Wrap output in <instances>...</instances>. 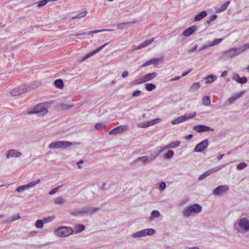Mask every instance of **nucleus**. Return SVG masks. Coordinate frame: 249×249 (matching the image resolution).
Masks as SVG:
<instances>
[{
	"mask_svg": "<svg viewBox=\"0 0 249 249\" xmlns=\"http://www.w3.org/2000/svg\"><path fill=\"white\" fill-rule=\"evenodd\" d=\"M244 93L245 91H242L240 92L239 93H238L236 95L232 96L231 98L229 99L228 101L230 103V104H232L236 99L241 97L244 94Z\"/></svg>",
	"mask_w": 249,
	"mask_h": 249,
	"instance_id": "aec40b11",
	"label": "nucleus"
},
{
	"mask_svg": "<svg viewBox=\"0 0 249 249\" xmlns=\"http://www.w3.org/2000/svg\"><path fill=\"white\" fill-rule=\"evenodd\" d=\"M200 88V85L199 83L197 82V83H195V84H193L191 86L190 89L192 90L196 91V90H197Z\"/></svg>",
	"mask_w": 249,
	"mask_h": 249,
	"instance_id": "c03bdc74",
	"label": "nucleus"
},
{
	"mask_svg": "<svg viewBox=\"0 0 249 249\" xmlns=\"http://www.w3.org/2000/svg\"><path fill=\"white\" fill-rule=\"evenodd\" d=\"M54 85L55 87L62 89L64 87V83L62 79H58L54 81Z\"/></svg>",
	"mask_w": 249,
	"mask_h": 249,
	"instance_id": "c85d7f7f",
	"label": "nucleus"
},
{
	"mask_svg": "<svg viewBox=\"0 0 249 249\" xmlns=\"http://www.w3.org/2000/svg\"><path fill=\"white\" fill-rule=\"evenodd\" d=\"M230 3L231 2L230 1H227L225 4L222 5L217 10V12H221L226 10Z\"/></svg>",
	"mask_w": 249,
	"mask_h": 249,
	"instance_id": "72a5a7b5",
	"label": "nucleus"
},
{
	"mask_svg": "<svg viewBox=\"0 0 249 249\" xmlns=\"http://www.w3.org/2000/svg\"><path fill=\"white\" fill-rule=\"evenodd\" d=\"M174 155V152L172 150H168L167 152L164 154L163 158L166 160L171 159Z\"/></svg>",
	"mask_w": 249,
	"mask_h": 249,
	"instance_id": "f704fd0d",
	"label": "nucleus"
},
{
	"mask_svg": "<svg viewBox=\"0 0 249 249\" xmlns=\"http://www.w3.org/2000/svg\"><path fill=\"white\" fill-rule=\"evenodd\" d=\"M217 15L213 14L210 17V19L211 21H214V20L216 19V18H217Z\"/></svg>",
	"mask_w": 249,
	"mask_h": 249,
	"instance_id": "0e129e2a",
	"label": "nucleus"
},
{
	"mask_svg": "<svg viewBox=\"0 0 249 249\" xmlns=\"http://www.w3.org/2000/svg\"><path fill=\"white\" fill-rule=\"evenodd\" d=\"M209 145L208 140L206 139L197 144L194 148V151L196 152H201L207 148Z\"/></svg>",
	"mask_w": 249,
	"mask_h": 249,
	"instance_id": "9d476101",
	"label": "nucleus"
},
{
	"mask_svg": "<svg viewBox=\"0 0 249 249\" xmlns=\"http://www.w3.org/2000/svg\"><path fill=\"white\" fill-rule=\"evenodd\" d=\"M166 183L164 182H161L160 186H159V189L161 191L163 190L166 188Z\"/></svg>",
	"mask_w": 249,
	"mask_h": 249,
	"instance_id": "bf43d9fd",
	"label": "nucleus"
},
{
	"mask_svg": "<svg viewBox=\"0 0 249 249\" xmlns=\"http://www.w3.org/2000/svg\"><path fill=\"white\" fill-rule=\"evenodd\" d=\"M158 75V73L156 72H152V73H147L145 75H144V78L145 80V81H148L150 80H152L154 79L155 77H156Z\"/></svg>",
	"mask_w": 249,
	"mask_h": 249,
	"instance_id": "393cba45",
	"label": "nucleus"
},
{
	"mask_svg": "<svg viewBox=\"0 0 249 249\" xmlns=\"http://www.w3.org/2000/svg\"><path fill=\"white\" fill-rule=\"evenodd\" d=\"M196 115V112H193L189 113L188 114H185L184 115V117L186 118V121L188 119H191L193 117H194Z\"/></svg>",
	"mask_w": 249,
	"mask_h": 249,
	"instance_id": "864d4df0",
	"label": "nucleus"
},
{
	"mask_svg": "<svg viewBox=\"0 0 249 249\" xmlns=\"http://www.w3.org/2000/svg\"><path fill=\"white\" fill-rule=\"evenodd\" d=\"M197 30V27L196 25H193L183 31V35L185 36L188 37L192 35Z\"/></svg>",
	"mask_w": 249,
	"mask_h": 249,
	"instance_id": "4468645a",
	"label": "nucleus"
},
{
	"mask_svg": "<svg viewBox=\"0 0 249 249\" xmlns=\"http://www.w3.org/2000/svg\"><path fill=\"white\" fill-rule=\"evenodd\" d=\"M85 229V227L82 224H77L74 227V232L75 233H80L83 231Z\"/></svg>",
	"mask_w": 249,
	"mask_h": 249,
	"instance_id": "bb28decb",
	"label": "nucleus"
},
{
	"mask_svg": "<svg viewBox=\"0 0 249 249\" xmlns=\"http://www.w3.org/2000/svg\"><path fill=\"white\" fill-rule=\"evenodd\" d=\"M73 230L72 228L68 226H61L55 230V234L58 236L64 237L72 233Z\"/></svg>",
	"mask_w": 249,
	"mask_h": 249,
	"instance_id": "7ed1b4c3",
	"label": "nucleus"
},
{
	"mask_svg": "<svg viewBox=\"0 0 249 249\" xmlns=\"http://www.w3.org/2000/svg\"><path fill=\"white\" fill-rule=\"evenodd\" d=\"M61 108L63 110H67L72 107V106L63 104L61 106Z\"/></svg>",
	"mask_w": 249,
	"mask_h": 249,
	"instance_id": "13d9d810",
	"label": "nucleus"
},
{
	"mask_svg": "<svg viewBox=\"0 0 249 249\" xmlns=\"http://www.w3.org/2000/svg\"><path fill=\"white\" fill-rule=\"evenodd\" d=\"M128 129L129 126L127 125H121L111 130L109 132V134L111 135H116L125 131Z\"/></svg>",
	"mask_w": 249,
	"mask_h": 249,
	"instance_id": "1a4fd4ad",
	"label": "nucleus"
},
{
	"mask_svg": "<svg viewBox=\"0 0 249 249\" xmlns=\"http://www.w3.org/2000/svg\"><path fill=\"white\" fill-rule=\"evenodd\" d=\"M160 154H159L158 151L156 153L155 155L154 154H150V156L148 157V162L151 161L152 160H154L156 159V157H157Z\"/></svg>",
	"mask_w": 249,
	"mask_h": 249,
	"instance_id": "603ef678",
	"label": "nucleus"
},
{
	"mask_svg": "<svg viewBox=\"0 0 249 249\" xmlns=\"http://www.w3.org/2000/svg\"><path fill=\"white\" fill-rule=\"evenodd\" d=\"M192 71V69H190L189 71H185V72H184L182 74V75H181V77L182 78V77H184V76H186V75H187V74H188L190 72H191Z\"/></svg>",
	"mask_w": 249,
	"mask_h": 249,
	"instance_id": "338daca9",
	"label": "nucleus"
},
{
	"mask_svg": "<svg viewBox=\"0 0 249 249\" xmlns=\"http://www.w3.org/2000/svg\"><path fill=\"white\" fill-rule=\"evenodd\" d=\"M108 44L107 43L105 44L104 45H102L100 47H98L96 49H95V50L93 51L92 52L87 54L86 55H85L82 59L83 60H85L90 57H91V56H92L93 55L95 54V53H97L99 52V51H100L101 50H102L104 47H105Z\"/></svg>",
	"mask_w": 249,
	"mask_h": 249,
	"instance_id": "2eb2a0df",
	"label": "nucleus"
},
{
	"mask_svg": "<svg viewBox=\"0 0 249 249\" xmlns=\"http://www.w3.org/2000/svg\"><path fill=\"white\" fill-rule=\"evenodd\" d=\"M105 30H105L104 31H105ZM103 31L104 30H92V31H89L88 32H83L82 33L77 34L75 35H73V36H84V35H91L92 34L97 33Z\"/></svg>",
	"mask_w": 249,
	"mask_h": 249,
	"instance_id": "a878e982",
	"label": "nucleus"
},
{
	"mask_svg": "<svg viewBox=\"0 0 249 249\" xmlns=\"http://www.w3.org/2000/svg\"><path fill=\"white\" fill-rule=\"evenodd\" d=\"M72 145V143L70 142L58 141L51 142L49 145V148L50 149H65L71 146Z\"/></svg>",
	"mask_w": 249,
	"mask_h": 249,
	"instance_id": "20e7f679",
	"label": "nucleus"
},
{
	"mask_svg": "<svg viewBox=\"0 0 249 249\" xmlns=\"http://www.w3.org/2000/svg\"><path fill=\"white\" fill-rule=\"evenodd\" d=\"M26 188H27V187H26V185H21V186H18L17 189H16V191L19 193V192H21L22 191H23L25 190V189Z\"/></svg>",
	"mask_w": 249,
	"mask_h": 249,
	"instance_id": "4d7b16f0",
	"label": "nucleus"
},
{
	"mask_svg": "<svg viewBox=\"0 0 249 249\" xmlns=\"http://www.w3.org/2000/svg\"><path fill=\"white\" fill-rule=\"evenodd\" d=\"M87 210V216L88 215H92L94 214L97 211L100 209V207H95V208H89L86 207Z\"/></svg>",
	"mask_w": 249,
	"mask_h": 249,
	"instance_id": "4be33fe9",
	"label": "nucleus"
},
{
	"mask_svg": "<svg viewBox=\"0 0 249 249\" xmlns=\"http://www.w3.org/2000/svg\"><path fill=\"white\" fill-rule=\"evenodd\" d=\"M151 125V124L150 121L146 122H143V123H140L138 124V126L140 127H147L150 126Z\"/></svg>",
	"mask_w": 249,
	"mask_h": 249,
	"instance_id": "de8ad7c7",
	"label": "nucleus"
},
{
	"mask_svg": "<svg viewBox=\"0 0 249 249\" xmlns=\"http://www.w3.org/2000/svg\"><path fill=\"white\" fill-rule=\"evenodd\" d=\"M21 155V153L20 152L12 149L8 151L6 154V158L9 159L13 157H18Z\"/></svg>",
	"mask_w": 249,
	"mask_h": 249,
	"instance_id": "f3484780",
	"label": "nucleus"
},
{
	"mask_svg": "<svg viewBox=\"0 0 249 249\" xmlns=\"http://www.w3.org/2000/svg\"><path fill=\"white\" fill-rule=\"evenodd\" d=\"M106 124L104 123H98L95 125V128L98 130H101L105 128Z\"/></svg>",
	"mask_w": 249,
	"mask_h": 249,
	"instance_id": "79ce46f5",
	"label": "nucleus"
},
{
	"mask_svg": "<svg viewBox=\"0 0 249 249\" xmlns=\"http://www.w3.org/2000/svg\"><path fill=\"white\" fill-rule=\"evenodd\" d=\"M44 222L43 220H37L35 223V226L37 229H41L44 225Z\"/></svg>",
	"mask_w": 249,
	"mask_h": 249,
	"instance_id": "ea45409f",
	"label": "nucleus"
},
{
	"mask_svg": "<svg viewBox=\"0 0 249 249\" xmlns=\"http://www.w3.org/2000/svg\"><path fill=\"white\" fill-rule=\"evenodd\" d=\"M154 40V38H151L149 39H147L143 41L142 43L140 45H139L138 46H137V49H141L145 47H146L147 46L150 44Z\"/></svg>",
	"mask_w": 249,
	"mask_h": 249,
	"instance_id": "6ab92c4d",
	"label": "nucleus"
},
{
	"mask_svg": "<svg viewBox=\"0 0 249 249\" xmlns=\"http://www.w3.org/2000/svg\"><path fill=\"white\" fill-rule=\"evenodd\" d=\"M29 91L27 90V85H23L13 89L10 93L11 95L16 96Z\"/></svg>",
	"mask_w": 249,
	"mask_h": 249,
	"instance_id": "6e6552de",
	"label": "nucleus"
},
{
	"mask_svg": "<svg viewBox=\"0 0 249 249\" xmlns=\"http://www.w3.org/2000/svg\"><path fill=\"white\" fill-rule=\"evenodd\" d=\"M151 64H154L155 66H157L159 64V62L161 61L162 59L161 58H154L150 60Z\"/></svg>",
	"mask_w": 249,
	"mask_h": 249,
	"instance_id": "a19ab883",
	"label": "nucleus"
},
{
	"mask_svg": "<svg viewBox=\"0 0 249 249\" xmlns=\"http://www.w3.org/2000/svg\"><path fill=\"white\" fill-rule=\"evenodd\" d=\"M49 2L48 0H42L36 2L38 7H42L45 5Z\"/></svg>",
	"mask_w": 249,
	"mask_h": 249,
	"instance_id": "8fccbe9b",
	"label": "nucleus"
},
{
	"mask_svg": "<svg viewBox=\"0 0 249 249\" xmlns=\"http://www.w3.org/2000/svg\"><path fill=\"white\" fill-rule=\"evenodd\" d=\"M64 202V200L62 197H57L54 200V203L56 204H62Z\"/></svg>",
	"mask_w": 249,
	"mask_h": 249,
	"instance_id": "6e6d98bb",
	"label": "nucleus"
},
{
	"mask_svg": "<svg viewBox=\"0 0 249 249\" xmlns=\"http://www.w3.org/2000/svg\"><path fill=\"white\" fill-rule=\"evenodd\" d=\"M47 112V109L45 107L44 103L39 104L34 107L30 111L28 112L29 114L41 113L42 115L45 114Z\"/></svg>",
	"mask_w": 249,
	"mask_h": 249,
	"instance_id": "39448f33",
	"label": "nucleus"
},
{
	"mask_svg": "<svg viewBox=\"0 0 249 249\" xmlns=\"http://www.w3.org/2000/svg\"><path fill=\"white\" fill-rule=\"evenodd\" d=\"M180 144V142L177 141L175 142H172L169 143V146L168 147H170V148H175L179 146Z\"/></svg>",
	"mask_w": 249,
	"mask_h": 249,
	"instance_id": "4c0bfd02",
	"label": "nucleus"
},
{
	"mask_svg": "<svg viewBox=\"0 0 249 249\" xmlns=\"http://www.w3.org/2000/svg\"><path fill=\"white\" fill-rule=\"evenodd\" d=\"M86 207L81 208L79 210H76L72 212L71 214L74 216H77L79 215H87V210Z\"/></svg>",
	"mask_w": 249,
	"mask_h": 249,
	"instance_id": "a211bd4d",
	"label": "nucleus"
},
{
	"mask_svg": "<svg viewBox=\"0 0 249 249\" xmlns=\"http://www.w3.org/2000/svg\"><path fill=\"white\" fill-rule=\"evenodd\" d=\"M130 24H131V22H126L119 23L117 25V28L120 29L126 28L128 27V25Z\"/></svg>",
	"mask_w": 249,
	"mask_h": 249,
	"instance_id": "c9c22d12",
	"label": "nucleus"
},
{
	"mask_svg": "<svg viewBox=\"0 0 249 249\" xmlns=\"http://www.w3.org/2000/svg\"><path fill=\"white\" fill-rule=\"evenodd\" d=\"M202 104L206 106H208L211 104V100L209 96H205L203 97Z\"/></svg>",
	"mask_w": 249,
	"mask_h": 249,
	"instance_id": "e433bc0d",
	"label": "nucleus"
},
{
	"mask_svg": "<svg viewBox=\"0 0 249 249\" xmlns=\"http://www.w3.org/2000/svg\"><path fill=\"white\" fill-rule=\"evenodd\" d=\"M232 79L238 83L243 84L247 82L248 79L246 76L241 77L238 74H235L232 76Z\"/></svg>",
	"mask_w": 249,
	"mask_h": 249,
	"instance_id": "dca6fc26",
	"label": "nucleus"
},
{
	"mask_svg": "<svg viewBox=\"0 0 249 249\" xmlns=\"http://www.w3.org/2000/svg\"><path fill=\"white\" fill-rule=\"evenodd\" d=\"M222 38H217V39H215V40H214L212 44H211V46H215V45H216L217 44H219V43H220L222 41Z\"/></svg>",
	"mask_w": 249,
	"mask_h": 249,
	"instance_id": "5fc2aeb1",
	"label": "nucleus"
},
{
	"mask_svg": "<svg viewBox=\"0 0 249 249\" xmlns=\"http://www.w3.org/2000/svg\"><path fill=\"white\" fill-rule=\"evenodd\" d=\"M239 54L237 48H232L224 53V56L227 58H231Z\"/></svg>",
	"mask_w": 249,
	"mask_h": 249,
	"instance_id": "ddd939ff",
	"label": "nucleus"
},
{
	"mask_svg": "<svg viewBox=\"0 0 249 249\" xmlns=\"http://www.w3.org/2000/svg\"><path fill=\"white\" fill-rule=\"evenodd\" d=\"M225 166V164H221V165H218L216 167H214L213 168H211L210 169H209L208 170H207V171L205 172L202 174H201L199 177L198 179L199 180H201L205 178L206 177H208L212 173H215V172L221 170V169L224 168Z\"/></svg>",
	"mask_w": 249,
	"mask_h": 249,
	"instance_id": "423d86ee",
	"label": "nucleus"
},
{
	"mask_svg": "<svg viewBox=\"0 0 249 249\" xmlns=\"http://www.w3.org/2000/svg\"><path fill=\"white\" fill-rule=\"evenodd\" d=\"M41 84L40 82L38 81H36L33 82L30 85H27V90L29 91L31 90L32 89L36 88L38 87Z\"/></svg>",
	"mask_w": 249,
	"mask_h": 249,
	"instance_id": "b1692460",
	"label": "nucleus"
},
{
	"mask_svg": "<svg viewBox=\"0 0 249 249\" xmlns=\"http://www.w3.org/2000/svg\"><path fill=\"white\" fill-rule=\"evenodd\" d=\"M160 215V213L157 210H153L150 214L149 217L150 221L153 220L155 218H158Z\"/></svg>",
	"mask_w": 249,
	"mask_h": 249,
	"instance_id": "cd10ccee",
	"label": "nucleus"
},
{
	"mask_svg": "<svg viewBox=\"0 0 249 249\" xmlns=\"http://www.w3.org/2000/svg\"><path fill=\"white\" fill-rule=\"evenodd\" d=\"M40 179H37L36 180H34V181H31V182H29V183H28L26 185V187H27V188H31V187H33L36 185L38 183H39L40 182Z\"/></svg>",
	"mask_w": 249,
	"mask_h": 249,
	"instance_id": "58836bf2",
	"label": "nucleus"
},
{
	"mask_svg": "<svg viewBox=\"0 0 249 249\" xmlns=\"http://www.w3.org/2000/svg\"><path fill=\"white\" fill-rule=\"evenodd\" d=\"M55 218V216L54 215L50 216L44 218L43 220L44 223H47L52 221Z\"/></svg>",
	"mask_w": 249,
	"mask_h": 249,
	"instance_id": "49530a36",
	"label": "nucleus"
},
{
	"mask_svg": "<svg viewBox=\"0 0 249 249\" xmlns=\"http://www.w3.org/2000/svg\"><path fill=\"white\" fill-rule=\"evenodd\" d=\"M155 232V230L152 229H145L134 233L132 234V236L134 238L142 237L146 235H152Z\"/></svg>",
	"mask_w": 249,
	"mask_h": 249,
	"instance_id": "0eeeda50",
	"label": "nucleus"
},
{
	"mask_svg": "<svg viewBox=\"0 0 249 249\" xmlns=\"http://www.w3.org/2000/svg\"><path fill=\"white\" fill-rule=\"evenodd\" d=\"M237 48L238 51L239 52V54H240L249 49V44H244V45Z\"/></svg>",
	"mask_w": 249,
	"mask_h": 249,
	"instance_id": "2f4dec72",
	"label": "nucleus"
},
{
	"mask_svg": "<svg viewBox=\"0 0 249 249\" xmlns=\"http://www.w3.org/2000/svg\"><path fill=\"white\" fill-rule=\"evenodd\" d=\"M229 189V187L227 185H220L216 187L213 190V194L219 196L222 195L227 192Z\"/></svg>",
	"mask_w": 249,
	"mask_h": 249,
	"instance_id": "f8f14e48",
	"label": "nucleus"
},
{
	"mask_svg": "<svg viewBox=\"0 0 249 249\" xmlns=\"http://www.w3.org/2000/svg\"><path fill=\"white\" fill-rule=\"evenodd\" d=\"M202 207L197 204L191 205L185 208L183 210V215L185 217H188L193 213H198L202 211Z\"/></svg>",
	"mask_w": 249,
	"mask_h": 249,
	"instance_id": "f03ea898",
	"label": "nucleus"
},
{
	"mask_svg": "<svg viewBox=\"0 0 249 249\" xmlns=\"http://www.w3.org/2000/svg\"><path fill=\"white\" fill-rule=\"evenodd\" d=\"M139 161H142L144 164H145L148 162V157L144 156L139 157L137 159L135 160L133 162H132V163H136L137 162Z\"/></svg>",
	"mask_w": 249,
	"mask_h": 249,
	"instance_id": "c756f323",
	"label": "nucleus"
},
{
	"mask_svg": "<svg viewBox=\"0 0 249 249\" xmlns=\"http://www.w3.org/2000/svg\"><path fill=\"white\" fill-rule=\"evenodd\" d=\"M62 186V185H60V186H57V187H55L54 188H53V189H52V190H51L49 192V195H53L55 193H56L58 191V190Z\"/></svg>",
	"mask_w": 249,
	"mask_h": 249,
	"instance_id": "3c124183",
	"label": "nucleus"
},
{
	"mask_svg": "<svg viewBox=\"0 0 249 249\" xmlns=\"http://www.w3.org/2000/svg\"><path fill=\"white\" fill-rule=\"evenodd\" d=\"M87 11L82 12H81L80 13H78L76 16L72 17L71 18L75 19V18H82L83 17H85L87 15Z\"/></svg>",
	"mask_w": 249,
	"mask_h": 249,
	"instance_id": "37998d69",
	"label": "nucleus"
},
{
	"mask_svg": "<svg viewBox=\"0 0 249 249\" xmlns=\"http://www.w3.org/2000/svg\"><path fill=\"white\" fill-rule=\"evenodd\" d=\"M169 146V144H168L163 147H160V150L158 151L159 154H160L163 151L170 148V147H168Z\"/></svg>",
	"mask_w": 249,
	"mask_h": 249,
	"instance_id": "052dcab7",
	"label": "nucleus"
},
{
	"mask_svg": "<svg viewBox=\"0 0 249 249\" xmlns=\"http://www.w3.org/2000/svg\"><path fill=\"white\" fill-rule=\"evenodd\" d=\"M141 92H142V91L141 90H136L134 92H133L132 95L133 97L138 96L141 94Z\"/></svg>",
	"mask_w": 249,
	"mask_h": 249,
	"instance_id": "680f3d73",
	"label": "nucleus"
},
{
	"mask_svg": "<svg viewBox=\"0 0 249 249\" xmlns=\"http://www.w3.org/2000/svg\"><path fill=\"white\" fill-rule=\"evenodd\" d=\"M216 79V76L212 74L209 75L205 78L207 84L211 83Z\"/></svg>",
	"mask_w": 249,
	"mask_h": 249,
	"instance_id": "7c9ffc66",
	"label": "nucleus"
},
{
	"mask_svg": "<svg viewBox=\"0 0 249 249\" xmlns=\"http://www.w3.org/2000/svg\"><path fill=\"white\" fill-rule=\"evenodd\" d=\"M197 48V45H196L195 46H194L193 47H192V48H191L190 49H189L188 51V53H191L192 52H194L196 50Z\"/></svg>",
	"mask_w": 249,
	"mask_h": 249,
	"instance_id": "e2e57ef3",
	"label": "nucleus"
},
{
	"mask_svg": "<svg viewBox=\"0 0 249 249\" xmlns=\"http://www.w3.org/2000/svg\"><path fill=\"white\" fill-rule=\"evenodd\" d=\"M20 215L19 214H18V215H14L12 217V219L11 220L12 221H15V220H18L20 218Z\"/></svg>",
	"mask_w": 249,
	"mask_h": 249,
	"instance_id": "69168bd1",
	"label": "nucleus"
},
{
	"mask_svg": "<svg viewBox=\"0 0 249 249\" xmlns=\"http://www.w3.org/2000/svg\"><path fill=\"white\" fill-rule=\"evenodd\" d=\"M237 233H244L249 231V219L246 217L238 219L233 225Z\"/></svg>",
	"mask_w": 249,
	"mask_h": 249,
	"instance_id": "f257e3e1",
	"label": "nucleus"
},
{
	"mask_svg": "<svg viewBox=\"0 0 249 249\" xmlns=\"http://www.w3.org/2000/svg\"><path fill=\"white\" fill-rule=\"evenodd\" d=\"M146 82L144 78V76H142L141 77L138 78L137 80H136L134 84L135 85H139L143 83Z\"/></svg>",
	"mask_w": 249,
	"mask_h": 249,
	"instance_id": "a18cd8bd",
	"label": "nucleus"
},
{
	"mask_svg": "<svg viewBox=\"0 0 249 249\" xmlns=\"http://www.w3.org/2000/svg\"><path fill=\"white\" fill-rule=\"evenodd\" d=\"M207 15V13L206 11H202L197 14L195 17V20L196 21H199Z\"/></svg>",
	"mask_w": 249,
	"mask_h": 249,
	"instance_id": "412c9836",
	"label": "nucleus"
},
{
	"mask_svg": "<svg viewBox=\"0 0 249 249\" xmlns=\"http://www.w3.org/2000/svg\"><path fill=\"white\" fill-rule=\"evenodd\" d=\"M247 166V164L244 162H240L237 165V169L238 170H242Z\"/></svg>",
	"mask_w": 249,
	"mask_h": 249,
	"instance_id": "09e8293b",
	"label": "nucleus"
},
{
	"mask_svg": "<svg viewBox=\"0 0 249 249\" xmlns=\"http://www.w3.org/2000/svg\"><path fill=\"white\" fill-rule=\"evenodd\" d=\"M145 88L147 91H151L156 88V86L152 83H147L145 84Z\"/></svg>",
	"mask_w": 249,
	"mask_h": 249,
	"instance_id": "473e14b6",
	"label": "nucleus"
},
{
	"mask_svg": "<svg viewBox=\"0 0 249 249\" xmlns=\"http://www.w3.org/2000/svg\"><path fill=\"white\" fill-rule=\"evenodd\" d=\"M193 130L199 133L206 131H214L213 128L203 124H198L194 126Z\"/></svg>",
	"mask_w": 249,
	"mask_h": 249,
	"instance_id": "9b49d317",
	"label": "nucleus"
},
{
	"mask_svg": "<svg viewBox=\"0 0 249 249\" xmlns=\"http://www.w3.org/2000/svg\"><path fill=\"white\" fill-rule=\"evenodd\" d=\"M128 74V72L127 71H124L122 74V77L123 78H125Z\"/></svg>",
	"mask_w": 249,
	"mask_h": 249,
	"instance_id": "774afa93",
	"label": "nucleus"
},
{
	"mask_svg": "<svg viewBox=\"0 0 249 249\" xmlns=\"http://www.w3.org/2000/svg\"><path fill=\"white\" fill-rule=\"evenodd\" d=\"M186 121V118L184 117V115L179 116V117L174 119L171 121L172 124H177Z\"/></svg>",
	"mask_w": 249,
	"mask_h": 249,
	"instance_id": "5701e85b",
	"label": "nucleus"
}]
</instances>
